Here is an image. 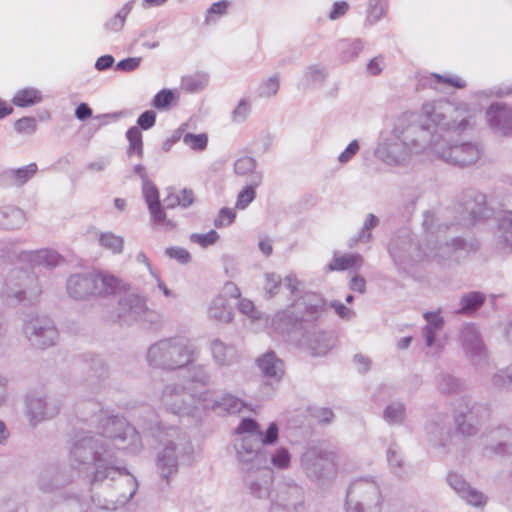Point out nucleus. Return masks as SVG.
<instances>
[{"label":"nucleus","mask_w":512,"mask_h":512,"mask_svg":"<svg viewBox=\"0 0 512 512\" xmlns=\"http://www.w3.org/2000/svg\"><path fill=\"white\" fill-rule=\"evenodd\" d=\"M142 449L137 430L124 419H101V432L78 439L70 451L71 465L85 473L93 491L92 502L104 510H116L135 495L136 478L119 460L120 450L136 454Z\"/></svg>","instance_id":"nucleus-1"},{"label":"nucleus","mask_w":512,"mask_h":512,"mask_svg":"<svg viewBox=\"0 0 512 512\" xmlns=\"http://www.w3.org/2000/svg\"><path fill=\"white\" fill-rule=\"evenodd\" d=\"M430 134L411 113L400 115L390 129L380 132L374 156L393 168L407 167L414 155L429 158Z\"/></svg>","instance_id":"nucleus-2"},{"label":"nucleus","mask_w":512,"mask_h":512,"mask_svg":"<svg viewBox=\"0 0 512 512\" xmlns=\"http://www.w3.org/2000/svg\"><path fill=\"white\" fill-rule=\"evenodd\" d=\"M468 244L461 238L437 245L432 239H427L425 249L415 242L407 229H402L390 240L389 254L394 264L400 270L408 271L415 264L423 261H442L451 258L456 252L468 250Z\"/></svg>","instance_id":"nucleus-3"},{"label":"nucleus","mask_w":512,"mask_h":512,"mask_svg":"<svg viewBox=\"0 0 512 512\" xmlns=\"http://www.w3.org/2000/svg\"><path fill=\"white\" fill-rule=\"evenodd\" d=\"M476 110L466 103L454 104L446 100L423 103L418 125L427 129L431 137H445L449 132H464L472 127Z\"/></svg>","instance_id":"nucleus-4"},{"label":"nucleus","mask_w":512,"mask_h":512,"mask_svg":"<svg viewBox=\"0 0 512 512\" xmlns=\"http://www.w3.org/2000/svg\"><path fill=\"white\" fill-rule=\"evenodd\" d=\"M150 430L162 446L156 455L157 472L168 481L177 474L180 464L191 462L193 446L189 437L174 426L164 427L158 423Z\"/></svg>","instance_id":"nucleus-5"},{"label":"nucleus","mask_w":512,"mask_h":512,"mask_svg":"<svg viewBox=\"0 0 512 512\" xmlns=\"http://www.w3.org/2000/svg\"><path fill=\"white\" fill-rule=\"evenodd\" d=\"M200 355V349L184 338H167L152 344L146 359L150 366L167 371L186 368Z\"/></svg>","instance_id":"nucleus-6"},{"label":"nucleus","mask_w":512,"mask_h":512,"mask_svg":"<svg viewBox=\"0 0 512 512\" xmlns=\"http://www.w3.org/2000/svg\"><path fill=\"white\" fill-rule=\"evenodd\" d=\"M235 434L233 447L242 472L269 465V452L257 440L258 423L254 419L243 418Z\"/></svg>","instance_id":"nucleus-7"},{"label":"nucleus","mask_w":512,"mask_h":512,"mask_svg":"<svg viewBox=\"0 0 512 512\" xmlns=\"http://www.w3.org/2000/svg\"><path fill=\"white\" fill-rule=\"evenodd\" d=\"M385 497L382 485L375 476L353 479L346 492V512H382Z\"/></svg>","instance_id":"nucleus-8"},{"label":"nucleus","mask_w":512,"mask_h":512,"mask_svg":"<svg viewBox=\"0 0 512 512\" xmlns=\"http://www.w3.org/2000/svg\"><path fill=\"white\" fill-rule=\"evenodd\" d=\"M42 293L37 276L23 269L11 270L5 280L1 295L8 305H32Z\"/></svg>","instance_id":"nucleus-9"},{"label":"nucleus","mask_w":512,"mask_h":512,"mask_svg":"<svg viewBox=\"0 0 512 512\" xmlns=\"http://www.w3.org/2000/svg\"><path fill=\"white\" fill-rule=\"evenodd\" d=\"M191 386L185 385L180 379L164 385L159 403L162 409L175 416L192 415L199 404V394Z\"/></svg>","instance_id":"nucleus-10"},{"label":"nucleus","mask_w":512,"mask_h":512,"mask_svg":"<svg viewBox=\"0 0 512 512\" xmlns=\"http://www.w3.org/2000/svg\"><path fill=\"white\" fill-rule=\"evenodd\" d=\"M480 153L479 147L474 143L451 144L446 137L430 136L429 158L464 167L476 163Z\"/></svg>","instance_id":"nucleus-11"},{"label":"nucleus","mask_w":512,"mask_h":512,"mask_svg":"<svg viewBox=\"0 0 512 512\" xmlns=\"http://www.w3.org/2000/svg\"><path fill=\"white\" fill-rule=\"evenodd\" d=\"M337 455L323 446L308 447L301 455V467L312 480L332 478L336 474Z\"/></svg>","instance_id":"nucleus-12"},{"label":"nucleus","mask_w":512,"mask_h":512,"mask_svg":"<svg viewBox=\"0 0 512 512\" xmlns=\"http://www.w3.org/2000/svg\"><path fill=\"white\" fill-rule=\"evenodd\" d=\"M22 331L33 347L45 349L56 344L58 331L52 320L40 315H27Z\"/></svg>","instance_id":"nucleus-13"},{"label":"nucleus","mask_w":512,"mask_h":512,"mask_svg":"<svg viewBox=\"0 0 512 512\" xmlns=\"http://www.w3.org/2000/svg\"><path fill=\"white\" fill-rule=\"evenodd\" d=\"M423 318L426 324L421 329V335L425 343V353L432 358L438 357L443 353L447 343V338L442 333L445 321L441 310L425 312Z\"/></svg>","instance_id":"nucleus-14"},{"label":"nucleus","mask_w":512,"mask_h":512,"mask_svg":"<svg viewBox=\"0 0 512 512\" xmlns=\"http://www.w3.org/2000/svg\"><path fill=\"white\" fill-rule=\"evenodd\" d=\"M152 311L146 305L144 297L129 292L122 295L114 311L113 319L130 324L134 321H151Z\"/></svg>","instance_id":"nucleus-15"},{"label":"nucleus","mask_w":512,"mask_h":512,"mask_svg":"<svg viewBox=\"0 0 512 512\" xmlns=\"http://www.w3.org/2000/svg\"><path fill=\"white\" fill-rule=\"evenodd\" d=\"M304 491L292 481L279 483L269 512H302Z\"/></svg>","instance_id":"nucleus-16"},{"label":"nucleus","mask_w":512,"mask_h":512,"mask_svg":"<svg viewBox=\"0 0 512 512\" xmlns=\"http://www.w3.org/2000/svg\"><path fill=\"white\" fill-rule=\"evenodd\" d=\"M459 341L466 357L474 366H481L487 362L488 350L474 324L466 323L461 327Z\"/></svg>","instance_id":"nucleus-17"},{"label":"nucleus","mask_w":512,"mask_h":512,"mask_svg":"<svg viewBox=\"0 0 512 512\" xmlns=\"http://www.w3.org/2000/svg\"><path fill=\"white\" fill-rule=\"evenodd\" d=\"M58 399L33 393L26 398V415L32 425L54 418L60 411Z\"/></svg>","instance_id":"nucleus-18"},{"label":"nucleus","mask_w":512,"mask_h":512,"mask_svg":"<svg viewBox=\"0 0 512 512\" xmlns=\"http://www.w3.org/2000/svg\"><path fill=\"white\" fill-rule=\"evenodd\" d=\"M324 310L323 299L316 293H305L295 299L287 311L295 314V321L312 322L316 320Z\"/></svg>","instance_id":"nucleus-19"},{"label":"nucleus","mask_w":512,"mask_h":512,"mask_svg":"<svg viewBox=\"0 0 512 512\" xmlns=\"http://www.w3.org/2000/svg\"><path fill=\"white\" fill-rule=\"evenodd\" d=\"M199 405L205 409H212L217 413L228 414L240 413L246 407L243 400L229 393L223 394L219 399H215L213 391L209 389H204L199 394Z\"/></svg>","instance_id":"nucleus-20"},{"label":"nucleus","mask_w":512,"mask_h":512,"mask_svg":"<svg viewBox=\"0 0 512 512\" xmlns=\"http://www.w3.org/2000/svg\"><path fill=\"white\" fill-rule=\"evenodd\" d=\"M243 480L250 493L259 499L269 496L273 482V472L269 465L243 472Z\"/></svg>","instance_id":"nucleus-21"},{"label":"nucleus","mask_w":512,"mask_h":512,"mask_svg":"<svg viewBox=\"0 0 512 512\" xmlns=\"http://www.w3.org/2000/svg\"><path fill=\"white\" fill-rule=\"evenodd\" d=\"M449 487L468 505L475 508H484L487 503L486 496L472 487L462 475L456 472L448 473L446 477Z\"/></svg>","instance_id":"nucleus-22"},{"label":"nucleus","mask_w":512,"mask_h":512,"mask_svg":"<svg viewBox=\"0 0 512 512\" xmlns=\"http://www.w3.org/2000/svg\"><path fill=\"white\" fill-rule=\"evenodd\" d=\"M142 194L148 206L153 224L167 228L173 227L172 221L166 217V213L160 203L158 189L152 181L148 180L142 183Z\"/></svg>","instance_id":"nucleus-23"},{"label":"nucleus","mask_w":512,"mask_h":512,"mask_svg":"<svg viewBox=\"0 0 512 512\" xmlns=\"http://www.w3.org/2000/svg\"><path fill=\"white\" fill-rule=\"evenodd\" d=\"M301 345L311 351L314 356L326 355L335 345V339L331 334L312 326L305 330L301 339Z\"/></svg>","instance_id":"nucleus-24"},{"label":"nucleus","mask_w":512,"mask_h":512,"mask_svg":"<svg viewBox=\"0 0 512 512\" xmlns=\"http://www.w3.org/2000/svg\"><path fill=\"white\" fill-rule=\"evenodd\" d=\"M425 437L428 443L435 448H448L452 441V432L446 419L439 416L429 420L425 426Z\"/></svg>","instance_id":"nucleus-25"},{"label":"nucleus","mask_w":512,"mask_h":512,"mask_svg":"<svg viewBox=\"0 0 512 512\" xmlns=\"http://www.w3.org/2000/svg\"><path fill=\"white\" fill-rule=\"evenodd\" d=\"M461 205L465 213L469 215L471 222L485 219L491 214L486 205V196L474 189L466 190L463 193Z\"/></svg>","instance_id":"nucleus-26"},{"label":"nucleus","mask_w":512,"mask_h":512,"mask_svg":"<svg viewBox=\"0 0 512 512\" xmlns=\"http://www.w3.org/2000/svg\"><path fill=\"white\" fill-rule=\"evenodd\" d=\"M488 124L495 131L508 135L512 134V108L505 104H492L487 112Z\"/></svg>","instance_id":"nucleus-27"},{"label":"nucleus","mask_w":512,"mask_h":512,"mask_svg":"<svg viewBox=\"0 0 512 512\" xmlns=\"http://www.w3.org/2000/svg\"><path fill=\"white\" fill-rule=\"evenodd\" d=\"M455 424L457 430L464 436H473L478 432L475 406L469 401L462 400L455 410Z\"/></svg>","instance_id":"nucleus-28"},{"label":"nucleus","mask_w":512,"mask_h":512,"mask_svg":"<svg viewBox=\"0 0 512 512\" xmlns=\"http://www.w3.org/2000/svg\"><path fill=\"white\" fill-rule=\"evenodd\" d=\"M19 259L22 262L30 263L32 266H43L46 268L56 267L63 260L56 251L51 249L22 251L19 254Z\"/></svg>","instance_id":"nucleus-29"},{"label":"nucleus","mask_w":512,"mask_h":512,"mask_svg":"<svg viewBox=\"0 0 512 512\" xmlns=\"http://www.w3.org/2000/svg\"><path fill=\"white\" fill-rule=\"evenodd\" d=\"M91 280V295L95 297L114 294L120 286V281L115 276L105 272H92Z\"/></svg>","instance_id":"nucleus-30"},{"label":"nucleus","mask_w":512,"mask_h":512,"mask_svg":"<svg viewBox=\"0 0 512 512\" xmlns=\"http://www.w3.org/2000/svg\"><path fill=\"white\" fill-rule=\"evenodd\" d=\"M92 272L73 274L67 279V292L74 299H86L91 295Z\"/></svg>","instance_id":"nucleus-31"},{"label":"nucleus","mask_w":512,"mask_h":512,"mask_svg":"<svg viewBox=\"0 0 512 512\" xmlns=\"http://www.w3.org/2000/svg\"><path fill=\"white\" fill-rule=\"evenodd\" d=\"M263 375L271 382H279L284 375V363L273 352H267L258 359Z\"/></svg>","instance_id":"nucleus-32"},{"label":"nucleus","mask_w":512,"mask_h":512,"mask_svg":"<svg viewBox=\"0 0 512 512\" xmlns=\"http://www.w3.org/2000/svg\"><path fill=\"white\" fill-rule=\"evenodd\" d=\"M186 375L180 379L185 385L198 391V387L205 388L211 383V374L207 365L190 364L187 366Z\"/></svg>","instance_id":"nucleus-33"},{"label":"nucleus","mask_w":512,"mask_h":512,"mask_svg":"<svg viewBox=\"0 0 512 512\" xmlns=\"http://www.w3.org/2000/svg\"><path fill=\"white\" fill-rule=\"evenodd\" d=\"M498 229L497 249L502 253L512 252V210L504 211L500 215Z\"/></svg>","instance_id":"nucleus-34"},{"label":"nucleus","mask_w":512,"mask_h":512,"mask_svg":"<svg viewBox=\"0 0 512 512\" xmlns=\"http://www.w3.org/2000/svg\"><path fill=\"white\" fill-rule=\"evenodd\" d=\"M208 317L216 322L229 323L233 319V309L224 295L215 296L207 308Z\"/></svg>","instance_id":"nucleus-35"},{"label":"nucleus","mask_w":512,"mask_h":512,"mask_svg":"<svg viewBox=\"0 0 512 512\" xmlns=\"http://www.w3.org/2000/svg\"><path fill=\"white\" fill-rule=\"evenodd\" d=\"M363 263L364 259L362 255L358 253L338 254L335 252L327 269L329 271L358 270L363 266Z\"/></svg>","instance_id":"nucleus-36"},{"label":"nucleus","mask_w":512,"mask_h":512,"mask_svg":"<svg viewBox=\"0 0 512 512\" xmlns=\"http://www.w3.org/2000/svg\"><path fill=\"white\" fill-rule=\"evenodd\" d=\"M210 350L215 363L219 366H229L236 361V350L233 346L226 345L219 339L210 344Z\"/></svg>","instance_id":"nucleus-37"},{"label":"nucleus","mask_w":512,"mask_h":512,"mask_svg":"<svg viewBox=\"0 0 512 512\" xmlns=\"http://www.w3.org/2000/svg\"><path fill=\"white\" fill-rule=\"evenodd\" d=\"M489 449L496 454H507L512 448V432L507 428H499L490 434Z\"/></svg>","instance_id":"nucleus-38"},{"label":"nucleus","mask_w":512,"mask_h":512,"mask_svg":"<svg viewBox=\"0 0 512 512\" xmlns=\"http://www.w3.org/2000/svg\"><path fill=\"white\" fill-rule=\"evenodd\" d=\"M24 212L16 207L8 206L0 209V228L18 229L24 225Z\"/></svg>","instance_id":"nucleus-39"},{"label":"nucleus","mask_w":512,"mask_h":512,"mask_svg":"<svg viewBox=\"0 0 512 512\" xmlns=\"http://www.w3.org/2000/svg\"><path fill=\"white\" fill-rule=\"evenodd\" d=\"M364 48L361 39H342L337 43L340 60L348 63L355 60Z\"/></svg>","instance_id":"nucleus-40"},{"label":"nucleus","mask_w":512,"mask_h":512,"mask_svg":"<svg viewBox=\"0 0 512 512\" xmlns=\"http://www.w3.org/2000/svg\"><path fill=\"white\" fill-rule=\"evenodd\" d=\"M234 172L237 176L243 177L247 182L253 181L255 174L263 176L262 172L257 169V161L251 156L238 157L233 165Z\"/></svg>","instance_id":"nucleus-41"},{"label":"nucleus","mask_w":512,"mask_h":512,"mask_svg":"<svg viewBox=\"0 0 512 512\" xmlns=\"http://www.w3.org/2000/svg\"><path fill=\"white\" fill-rule=\"evenodd\" d=\"M422 81L423 86H429L436 90H438L441 85H448L455 88H464L466 86V83L462 78L452 74L440 75L432 73L429 76L424 77Z\"/></svg>","instance_id":"nucleus-42"},{"label":"nucleus","mask_w":512,"mask_h":512,"mask_svg":"<svg viewBox=\"0 0 512 512\" xmlns=\"http://www.w3.org/2000/svg\"><path fill=\"white\" fill-rule=\"evenodd\" d=\"M43 100L40 90L34 87H26L16 91L12 98V103L21 108L34 106Z\"/></svg>","instance_id":"nucleus-43"},{"label":"nucleus","mask_w":512,"mask_h":512,"mask_svg":"<svg viewBox=\"0 0 512 512\" xmlns=\"http://www.w3.org/2000/svg\"><path fill=\"white\" fill-rule=\"evenodd\" d=\"M263 176L255 174L253 181L248 182L247 185L238 193L235 208L239 210L246 209L256 197L255 189L261 185Z\"/></svg>","instance_id":"nucleus-44"},{"label":"nucleus","mask_w":512,"mask_h":512,"mask_svg":"<svg viewBox=\"0 0 512 512\" xmlns=\"http://www.w3.org/2000/svg\"><path fill=\"white\" fill-rule=\"evenodd\" d=\"M134 5V1L130 0L125 3L121 9L111 18H109L103 25V29L107 33L119 32L123 29L126 18L130 14Z\"/></svg>","instance_id":"nucleus-45"},{"label":"nucleus","mask_w":512,"mask_h":512,"mask_svg":"<svg viewBox=\"0 0 512 512\" xmlns=\"http://www.w3.org/2000/svg\"><path fill=\"white\" fill-rule=\"evenodd\" d=\"M99 245L110 251L113 255H119L124 250V238L112 231H104L98 233Z\"/></svg>","instance_id":"nucleus-46"},{"label":"nucleus","mask_w":512,"mask_h":512,"mask_svg":"<svg viewBox=\"0 0 512 512\" xmlns=\"http://www.w3.org/2000/svg\"><path fill=\"white\" fill-rule=\"evenodd\" d=\"M406 418V406L401 401L389 403L383 410V419L389 425H402Z\"/></svg>","instance_id":"nucleus-47"},{"label":"nucleus","mask_w":512,"mask_h":512,"mask_svg":"<svg viewBox=\"0 0 512 512\" xmlns=\"http://www.w3.org/2000/svg\"><path fill=\"white\" fill-rule=\"evenodd\" d=\"M209 82V75L205 72H197L181 78V89L188 93H196L206 88Z\"/></svg>","instance_id":"nucleus-48"},{"label":"nucleus","mask_w":512,"mask_h":512,"mask_svg":"<svg viewBox=\"0 0 512 512\" xmlns=\"http://www.w3.org/2000/svg\"><path fill=\"white\" fill-rule=\"evenodd\" d=\"M386 458L390 470L397 476L401 477L404 474L405 462L400 447L392 443L386 451Z\"/></svg>","instance_id":"nucleus-49"},{"label":"nucleus","mask_w":512,"mask_h":512,"mask_svg":"<svg viewBox=\"0 0 512 512\" xmlns=\"http://www.w3.org/2000/svg\"><path fill=\"white\" fill-rule=\"evenodd\" d=\"M327 72L321 64L308 65L303 71V82L307 86H312L324 82Z\"/></svg>","instance_id":"nucleus-50"},{"label":"nucleus","mask_w":512,"mask_h":512,"mask_svg":"<svg viewBox=\"0 0 512 512\" xmlns=\"http://www.w3.org/2000/svg\"><path fill=\"white\" fill-rule=\"evenodd\" d=\"M484 295L479 292H470L460 299L461 308L459 313H470L478 309L484 302Z\"/></svg>","instance_id":"nucleus-51"},{"label":"nucleus","mask_w":512,"mask_h":512,"mask_svg":"<svg viewBox=\"0 0 512 512\" xmlns=\"http://www.w3.org/2000/svg\"><path fill=\"white\" fill-rule=\"evenodd\" d=\"M280 87V77L278 74L272 75L269 78L263 80L258 86V96L260 98H271L274 97Z\"/></svg>","instance_id":"nucleus-52"},{"label":"nucleus","mask_w":512,"mask_h":512,"mask_svg":"<svg viewBox=\"0 0 512 512\" xmlns=\"http://www.w3.org/2000/svg\"><path fill=\"white\" fill-rule=\"evenodd\" d=\"M126 137L129 141L128 154H136L139 158L143 156V142L142 134L138 127H131L126 132Z\"/></svg>","instance_id":"nucleus-53"},{"label":"nucleus","mask_w":512,"mask_h":512,"mask_svg":"<svg viewBox=\"0 0 512 512\" xmlns=\"http://www.w3.org/2000/svg\"><path fill=\"white\" fill-rule=\"evenodd\" d=\"M290 463L291 454L285 447L277 448L273 453H269V466L272 465L276 469L285 470L289 468Z\"/></svg>","instance_id":"nucleus-54"},{"label":"nucleus","mask_w":512,"mask_h":512,"mask_svg":"<svg viewBox=\"0 0 512 512\" xmlns=\"http://www.w3.org/2000/svg\"><path fill=\"white\" fill-rule=\"evenodd\" d=\"M252 104L249 98L239 100L236 107L231 112V121L235 124L244 123L251 114Z\"/></svg>","instance_id":"nucleus-55"},{"label":"nucleus","mask_w":512,"mask_h":512,"mask_svg":"<svg viewBox=\"0 0 512 512\" xmlns=\"http://www.w3.org/2000/svg\"><path fill=\"white\" fill-rule=\"evenodd\" d=\"M279 437V427L275 422L269 424L265 431L260 429V425L258 424V434L257 440L261 447L265 448L268 445H272L276 443Z\"/></svg>","instance_id":"nucleus-56"},{"label":"nucleus","mask_w":512,"mask_h":512,"mask_svg":"<svg viewBox=\"0 0 512 512\" xmlns=\"http://www.w3.org/2000/svg\"><path fill=\"white\" fill-rule=\"evenodd\" d=\"M37 172V165L35 163H30L24 167L18 168L16 170H12L11 174L14 179V184L17 186H22L25 184L30 178H32Z\"/></svg>","instance_id":"nucleus-57"},{"label":"nucleus","mask_w":512,"mask_h":512,"mask_svg":"<svg viewBox=\"0 0 512 512\" xmlns=\"http://www.w3.org/2000/svg\"><path fill=\"white\" fill-rule=\"evenodd\" d=\"M177 100V96L171 89H162L153 98L152 105L159 110L167 109L172 102Z\"/></svg>","instance_id":"nucleus-58"},{"label":"nucleus","mask_w":512,"mask_h":512,"mask_svg":"<svg viewBox=\"0 0 512 512\" xmlns=\"http://www.w3.org/2000/svg\"><path fill=\"white\" fill-rule=\"evenodd\" d=\"M378 223L379 219L374 214H368L361 231L358 233L354 241L364 243L369 242L372 238L371 230L375 228Z\"/></svg>","instance_id":"nucleus-59"},{"label":"nucleus","mask_w":512,"mask_h":512,"mask_svg":"<svg viewBox=\"0 0 512 512\" xmlns=\"http://www.w3.org/2000/svg\"><path fill=\"white\" fill-rule=\"evenodd\" d=\"M183 143L195 151H202L206 148L208 143L207 135L187 133L183 136Z\"/></svg>","instance_id":"nucleus-60"},{"label":"nucleus","mask_w":512,"mask_h":512,"mask_svg":"<svg viewBox=\"0 0 512 512\" xmlns=\"http://www.w3.org/2000/svg\"><path fill=\"white\" fill-rule=\"evenodd\" d=\"M281 277L276 273L265 274L264 291L267 299L273 298L281 287Z\"/></svg>","instance_id":"nucleus-61"},{"label":"nucleus","mask_w":512,"mask_h":512,"mask_svg":"<svg viewBox=\"0 0 512 512\" xmlns=\"http://www.w3.org/2000/svg\"><path fill=\"white\" fill-rule=\"evenodd\" d=\"M438 388L442 393L450 394L461 388L460 381L451 375H441L438 379Z\"/></svg>","instance_id":"nucleus-62"},{"label":"nucleus","mask_w":512,"mask_h":512,"mask_svg":"<svg viewBox=\"0 0 512 512\" xmlns=\"http://www.w3.org/2000/svg\"><path fill=\"white\" fill-rule=\"evenodd\" d=\"M190 240L193 243L200 245L205 248L215 244L219 240V234L215 230H210L207 233H194L190 236Z\"/></svg>","instance_id":"nucleus-63"},{"label":"nucleus","mask_w":512,"mask_h":512,"mask_svg":"<svg viewBox=\"0 0 512 512\" xmlns=\"http://www.w3.org/2000/svg\"><path fill=\"white\" fill-rule=\"evenodd\" d=\"M236 218L234 209L222 208L214 219V226L217 228L227 227L231 225Z\"/></svg>","instance_id":"nucleus-64"}]
</instances>
